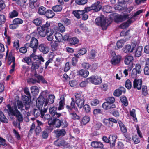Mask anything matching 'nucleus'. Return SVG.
<instances>
[{
    "mask_svg": "<svg viewBox=\"0 0 149 149\" xmlns=\"http://www.w3.org/2000/svg\"><path fill=\"white\" fill-rule=\"evenodd\" d=\"M50 23L47 22L45 24L38 28L37 30L40 35L42 37H45L50 30Z\"/></svg>",
    "mask_w": 149,
    "mask_h": 149,
    "instance_id": "1",
    "label": "nucleus"
},
{
    "mask_svg": "<svg viewBox=\"0 0 149 149\" xmlns=\"http://www.w3.org/2000/svg\"><path fill=\"white\" fill-rule=\"evenodd\" d=\"M75 103L79 109H81L84 106L85 100L84 95L81 93H75Z\"/></svg>",
    "mask_w": 149,
    "mask_h": 149,
    "instance_id": "2",
    "label": "nucleus"
},
{
    "mask_svg": "<svg viewBox=\"0 0 149 149\" xmlns=\"http://www.w3.org/2000/svg\"><path fill=\"white\" fill-rule=\"evenodd\" d=\"M132 2V0H118V3L116 4L114 8L116 10H123L127 7V3H130Z\"/></svg>",
    "mask_w": 149,
    "mask_h": 149,
    "instance_id": "3",
    "label": "nucleus"
},
{
    "mask_svg": "<svg viewBox=\"0 0 149 149\" xmlns=\"http://www.w3.org/2000/svg\"><path fill=\"white\" fill-rule=\"evenodd\" d=\"M108 20L104 18L97 17L95 19L96 23L98 25H100L102 27V29L104 30L106 29L110 22H108Z\"/></svg>",
    "mask_w": 149,
    "mask_h": 149,
    "instance_id": "4",
    "label": "nucleus"
},
{
    "mask_svg": "<svg viewBox=\"0 0 149 149\" xmlns=\"http://www.w3.org/2000/svg\"><path fill=\"white\" fill-rule=\"evenodd\" d=\"M88 82H91L94 84L97 85L102 82L101 78L97 75H93L86 79Z\"/></svg>",
    "mask_w": 149,
    "mask_h": 149,
    "instance_id": "5",
    "label": "nucleus"
},
{
    "mask_svg": "<svg viewBox=\"0 0 149 149\" xmlns=\"http://www.w3.org/2000/svg\"><path fill=\"white\" fill-rule=\"evenodd\" d=\"M7 107L11 115L15 116L18 114L19 111L18 110L16 104H14L12 106L8 104Z\"/></svg>",
    "mask_w": 149,
    "mask_h": 149,
    "instance_id": "6",
    "label": "nucleus"
},
{
    "mask_svg": "<svg viewBox=\"0 0 149 149\" xmlns=\"http://www.w3.org/2000/svg\"><path fill=\"white\" fill-rule=\"evenodd\" d=\"M31 47L33 49V52L35 53L36 51L38 45V40L34 37H32L30 41Z\"/></svg>",
    "mask_w": 149,
    "mask_h": 149,
    "instance_id": "7",
    "label": "nucleus"
},
{
    "mask_svg": "<svg viewBox=\"0 0 149 149\" xmlns=\"http://www.w3.org/2000/svg\"><path fill=\"white\" fill-rule=\"evenodd\" d=\"M115 16V21L117 23L121 22L127 18H128V15H116V14H113Z\"/></svg>",
    "mask_w": 149,
    "mask_h": 149,
    "instance_id": "8",
    "label": "nucleus"
},
{
    "mask_svg": "<svg viewBox=\"0 0 149 149\" xmlns=\"http://www.w3.org/2000/svg\"><path fill=\"white\" fill-rule=\"evenodd\" d=\"M142 70L140 65L139 64H136L135 66V68L133 69L132 71L131 75L132 77H135L137 74L141 73Z\"/></svg>",
    "mask_w": 149,
    "mask_h": 149,
    "instance_id": "9",
    "label": "nucleus"
},
{
    "mask_svg": "<svg viewBox=\"0 0 149 149\" xmlns=\"http://www.w3.org/2000/svg\"><path fill=\"white\" fill-rule=\"evenodd\" d=\"M57 110V108L54 107H50L49 110V113L55 118L59 117L61 115V113L56 112Z\"/></svg>",
    "mask_w": 149,
    "mask_h": 149,
    "instance_id": "10",
    "label": "nucleus"
},
{
    "mask_svg": "<svg viewBox=\"0 0 149 149\" xmlns=\"http://www.w3.org/2000/svg\"><path fill=\"white\" fill-rule=\"evenodd\" d=\"M22 97L24 101L25 109L26 110H27L30 107L29 99L30 98V96L24 95H22Z\"/></svg>",
    "mask_w": 149,
    "mask_h": 149,
    "instance_id": "11",
    "label": "nucleus"
},
{
    "mask_svg": "<svg viewBox=\"0 0 149 149\" xmlns=\"http://www.w3.org/2000/svg\"><path fill=\"white\" fill-rule=\"evenodd\" d=\"M142 81L141 79H135L133 81L134 88L138 90H140L142 87Z\"/></svg>",
    "mask_w": 149,
    "mask_h": 149,
    "instance_id": "12",
    "label": "nucleus"
},
{
    "mask_svg": "<svg viewBox=\"0 0 149 149\" xmlns=\"http://www.w3.org/2000/svg\"><path fill=\"white\" fill-rule=\"evenodd\" d=\"M45 103L44 99L42 96H39L36 101V105L38 109H41L44 103Z\"/></svg>",
    "mask_w": 149,
    "mask_h": 149,
    "instance_id": "13",
    "label": "nucleus"
},
{
    "mask_svg": "<svg viewBox=\"0 0 149 149\" xmlns=\"http://www.w3.org/2000/svg\"><path fill=\"white\" fill-rule=\"evenodd\" d=\"M133 60V57L131 56H127L125 57L124 62L125 64L126 65H129L130 64V70L133 67V64L132 63Z\"/></svg>",
    "mask_w": 149,
    "mask_h": 149,
    "instance_id": "14",
    "label": "nucleus"
},
{
    "mask_svg": "<svg viewBox=\"0 0 149 149\" xmlns=\"http://www.w3.org/2000/svg\"><path fill=\"white\" fill-rule=\"evenodd\" d=\"M38 49L40 51L45 54L47 53L49 50V47L44 44L40 45L38 47Z\"/></svg>",
    "mask_w": 149,
    "mask_h": 149,
    "instance_id": "15",
    "label": "nucleus"
},
{
    "mask_svg": "<svg viewBox=\"0 0 149 149\" xmlns=\"http://www.w3.org/2000/svg\"><path fill=\"white\" fill-rule=\"evenodd\" d=\"M8 60V64L10 65L12 63H13V64L11 66L12 68L14 69L15 65V58L12 56V52L10 53Z\"/></svg>",
    "mask_w": 149,
    "mask_h": 149,
    "instance_id": "16",
    "label": "nucleus"
},
{
    "mask_svg": "<svg viewBox=\"0 0 149 149\" xmlns=\"http://www.w3.org/2000/svg\"><path fill=\"white\" fill-rule=\"evenodd\" d=\"M102 107V108L105 110H109L112 108L116 107L114 104L107 102H106L103 104Z\"/></svg>",
    "mask_w": 149,
    "mask_h": 149,
    "instance_id": "17",
    "label": "nucleus"
},
{
    "mask_svg": "<svg viewBox=\"0 0 149 149\" xmlns=\"http://www.w3.org/2000/svg\"><path fill=\"white\" fill-rule=\"evenodd\" d=\"M144 11L143 9L137 11L134 15H131V22H134L137 19L136 17Z\"/></svg>",
    "mask_w": 149,
    "mask_h": 149,
    "instance_id": "18",
    "label": "nucleus"
},
{
    "mask_svg": "<svg viewBox=\"0 0 149 149\" xmlns=\"http://www.w3.org/2000/svg\"><path fill=\"white\" fill-rule=\"evenodd\" d=\"M121 57L120 56H113L111 60V62L112 65H116L119 63Z\"/></svg>",
    "mask_w": 149,
    "mask_h": 149,
    "instance_id": "19",
    "label": "nucleus"
},
{
    "mask_svg": "<svg viewBox=\"0 0 149 149\" xmlns=\"http://www.w3.org/2000/svg\"><path fill=\"white\" fill-rule=\"evenodd\" d=\"M91 146L96 149H102L103 146V144L100 142L93 141L91 143Z\"/></svg>",
    "mask_w": 149,
    "mask_h": 149,
    "instance_id": "20",
    "label": "nucleus"
},
{
    "mask_svg": "<svg viewBox=\"0 0 149 149\" xmlns=\"http://www.w3.org/2000/svg\"><path fill=\"white\" fill-rule=\"evenodd\" d=\"M53 130L52 127H47L42 132V137L44 139H47L48 136V134L49 132H51Z\"/></svg>",
    "mask_w": 149,
    "mask_h": 149,
    "instance_id": "21",
    "label": "nucleus"
},
{
    "mask_svg": "<svg viewBox=\"0 0 149 149\" xmlns=\"http://www.w3.org/2000/svg\"><path fill=\"white\" fill-rule=\"evenodd\" d=\"M48 99H47L45 101L44 107H45L48 104H52L54 102V100L55 99L54 95H51L48 96Z\"/></svg>",
    "mask_w": 149,
    "mask_h": 149,
    "instance_id": "22",
    "label": "nucleus"
},
{
    "mask_svg": "<svg viewBox=\"0 0 149 149\" xmlns=\"http://www.w3.org/2000/svg\"><path fill=\"white\" fill-rule=\"evenodd\" d=\"M100 3L99 2H97L93 4L91 6L92 10H93L95 12H98L99 11L101 8V6L100 5Z\"/></svg>",
    "mask_w": 149,
    "mask_h": 149,
    "instance_id": "23",
    "label": "nucleus"
},
{
    "mask_svg": "<svg viewBox=\"0 0 149 149\" xmlns=\"http://www.w3.org/2000/svg\"><path fill=\"white\" fill-rule=\"evenodd\" d=\"M117 136L116 135H110L109 137V142L111 144L112 146H113L115 144Z\"/></svg>",
    "mask_w": 149,
    "mask_h": 149,
    "instance_id": "24",
    "label": "nucleus"
},
{
    "mask_svg": "<svg viewBox=\"0 0 149 149\" xmlns=\"http://www.w3.org/2000/svg\"><path fill=\"white\" fill-rule=\"evenodd\" d=\"M34 115L35 117H37L41 115V117L43 118L44 116V113L42 112V109H35L34 111Z\"/></svg>",
    "mask_w": 149,
    "mask_h": 149,
    "instance_id": "25",
    "label": "nucleus"
},
{
    "mask_svg": "<svg viewBox=\"0 0 149 149\" xmlns=\"http://www.w3.org/2000/svg\"><path fill=\"white\" fill-rule=\"evenodd\" d=\"M143 47L141 46L138 47L135 49V56L136 57H139L141 55Z\"/></svg>",
    "mask_w": 149,
    "mask_h": 149,
    "instance_id": "26",
    "label": "nucleus"
},
{
    "mask_svg": "<svg viewBox=\"0 0 149 149\" xmlns=\"http://www.w3.org/2000/svg\"><path fill=\"white\" fill-rule=\"evenodd\" d=\"M134 47H132L131 48V46L130 45H127L125 46L123 48V51L125 53H128L129 52H132L134 49Z\"/></svg>",
    "mask_w": 149,
    "mask_h": 149,
    "instance_id": "27",
    "label": "nucleus"
},
{
    "mask_svg": "<svg viewBox=\"0 0 149 149\" xmlns=\"http://www.w3.org/2000/svg\"><path fill=\"white\" fill-rule=\"evenodd\" d=\"M121 131L123 133H125L127 132V129L124 124L120 121H118Z\"/></svg>",
    "mask_w": 149,
    "mask_h": 149,
    "instance_id": "28",
    "label": "nucleus"
},
{
    "mask_svg": "<svg viewBox=\"0 0 149 149\" xmlns=\"http://www.w3.org/2000/svg\"><path fill=\"white\" fill-rule=\"evenodd\" d=\"M130 20H131V18L128 19L126 22L121 24L120 26V27L122 29H124L128 27L130 24L133 22H131Z\"/></svg>",
    "mask_w": 149,
    "mask_h": 149,
    "instance_id": "29",
    "label": "nucleus"
},
{
    "mask_svg": "<svg viewBox=\"0 0 149 149\" xmlns=\"http://www.w3.org/2000/svg\"><path fill=\"white\" fill-rule=\"evenodd\" d=\"M83 11L78 10H74L72 13L74 16L78 18H80V15H83Z\"/></svg>",
    "mask_w": 149,
    "mask_h": 149,
    "instance_id": "30",
    "label": "nucleus"
},
{
    "mask_svg": "<svg viewBox=\"0 0 149 149\" xmlns=\"http://www.w3.org/2000/svg\"><path fill=\"white\" fill-rule=\"evenodd\" d=\"M72 101L70 103L71 106L69 105H67L66 106V108L68 110V111H71L72 108L75 109V101L74 99L73 98H71Z\"/></svg>",
    "mask_w": 149,
    "mask_h": 149,
    "instance_id": "31",
    "label": "nucleus"
},
{
    "mask_svg": "<svg viewBox=\"0 0 149 149\" xmlns=\"http://www.w3.org/2000/svg\"><path fill=\"white\" fill-rule=\"evenodd\" d=\"M64 105L65 100L64 98H61L59 103V107L58 108V110H60L63 109L64 108Z\"/></svg>",
    "mask_w": 149,
    "mask_h": 149,
    "instance_id": "32",
    "label": "nucleus"
},
{
    "mask_svg": "<svg viewBox=\"0 0 149 149\" xmlns=\"http://www.w3.org/2000/svg\"><path fill=\"white\" fill-rule=\"evenodd\" d=\"M79 74L84 77H87L89 74L88 71H85L83 69L80 70L78 72Z\"/></svg>",
    "mask_w": 149,
    "mask_h": 149,
    "instance_id": "33",
    "label": "nucleus"
},
{
    "mask_svg": "<svg viewBox=\"0 0 149 149\" xmlns=\"http://www.w3.org/2000/svg\"><path fill=\"white\" fill-rule=\"evenodd\" d=\"M46 17L48 18H52L55 15V13L51 10H48L45 13Z\"/></svg>",
    "mask_w": 149,
    "mask_h": 149,
    "instance_id": "34",
    "label": "nucleus"
},
{
    "mask_svg": "<svg viewBox=\"0 0 149 149\" xmlns=\"http://www.w3.org/2000/svg\"><path fill=\"white\" fill-rule=\"evenodd\" d=\"M54 144L57 146H60L65 145L66 143L63 140L58 139L54 142Z\"/></svg>",
    "mask_w": 149,
    "mask_h": 149,
    "instance_id": "35",
    "label": "nucleus"
},
{
    "mask_svg": "<svg viewBox=\"0 0 149 149\" xmlns=\"http://www.w3.org/2000/svg\"><path fill=\"white\" fill-rule=\"evenodd\" d=\"M104 124L107 127H111L113 126V123L111 122L109 119H105L103 121Z\"/></svg>",
    "mask_w": 149,
    "mask_h": 149,
    "instance_id": "36",
    "label": "nucleus"
},
{
    "mask_svg": "<svg viewBox=\"0 0 149 149\" xmlns=\"http://www.w3.org/2000/svg\"><path fill=\"white\" fill-rule=\"evenodd\" d=\"M54 132L58 136H63L66 133L65 130L63 129L59 131L56 130L54 131Z\"/></svg>",
    "mask_w": 149,
    "mask_h": 149,
    "instance_id": "37",
    "label": "nucleus"
},
{
    "mask_svg": "<svg viewBox=\"0 0 149 149\" xmlns=\"http://www.w3.org/2000/svg\"><path fill=\"white\" fill-rule=\"evenodd\" d=\"M0 120L5 123H7L8 122V120L6 118L3 113L0 111Z\"/></svg>",
    "mask_w": 149,
    "mask_h": 149,
    "instance_id": "38",
    "label": "nucleus"
},
{
    "mask_svg": "<svg viewBox=\"0 0 149 149\" xmlns=\"http://www.w3.org/2000/svg\"><path fill=\"white\" fill-rule=\"evenodd\" d=\"M33 22L37 26H40L42 24V19L40 18H37L33 21Z\"/></svg>",
    "mask_w": 149,
    "mask_h": 149,
    "instance_id": "39",
    "label": "nucleus"
},
{
    "mask_svg": "<svg viewBox=\"0 0 149 149\" xmlns=\"http://www.w3.org/2000/svg\"><path fill=\"white\" fill-rule=\"evenodd\" d=\"M10 18H13L17 16L18 15V12L15 10H13L9 13Z\"/></svg>",
    "mask_w": 149,
    "mask_h": 149,
    "instance_id": "40",
    "label": "nucleus"
},
{
    "mask_svg": "<svg viewBox=\"0 0 149 149\" xmlns=\"http://www.w3.org/2000/svg\"><path fill=\"white\" fill-rule=\"evenodd\" d=\"M54 33V31L53 30L50 29V30L49 31L47 34V39L49 41H52L53 40V37L52 35Z\"/></svg>",
    "mask_w": 149,
    "mask_h": 149,
    "instance_id": "41",
    "label": "nucleus"
},
{
    "mask_svg": "<svg viewBox=\"0 0 149 149\" xmlns=\"http://www.w3.org/2000/svg\"><path fill=\"white\" fill-rule=\"evenodd\" d=\"M31 92L35 95L38 94L39 92L38 88L36 86H34L31 87Z\"/></svg>",
    "mask_w": 149,
    "mask_h": 149,
    "instance_id": "42",
    "label": "nucleus"
},
{
    "mask_svg": "<svg viewBox=\"0 0 149 149\" xmlns=\"http://www.w3.org/2000/svg\"><path fill=\"white\" fill-rule=\"evenodd\" d=\"M69 41L70 44L72 45H75L78 43L79 42V40L76 38L73 37L70 38L69 40Z\"/></svg>",
    "mask_w": 149,
    "mask_h": 149,
    "instance_id": "43",
    "label": "nucleus"
},
{
    "mask_svg": "<svg viewBox=\"0 0 149 149\" xmlns=\"http://www.w3.org/2000/svg\"><path fill=\"white\" fill-rule=\"evenodd\" d=\"M52 9L55 12H60L62 9V7L61 5H57L53 6Z\"/></svg>",
    "mask_w": 149,
    "mask_h": 149,
    "instance_id": "44",
    "label": "nucleus"
},
{
    "mask_svg": "<svg viewBox=\"0 0 149 149\" xmlns=\"http://www.w3.org/2000/svg\"><path fill=\"white\" fill-rule=\"evenodd\" d=\"M13 23L18 25L22 24L23 23V21L21 19L17 18L13 20Z\"/></svg>",
    "mask_w": 149,
    "mask_h": 149,
    "instance_id": "45",
    "label": "nucleus"
},
{
    "mask_svg": "<svg viewBox=\"0 0 149 149\" xmlns=\"http://www.w3.org/2000/svg\"><path fill=\"white\" fill-rule=\"evenodd\" d=\"M125 42V40H121L118 41L117 43V48L118 49L122 48Z\"/></svg>",
    "mask_w": 149,
    "mask_h": 149,
    "instance_id": "46",
    "label": "nucleus"
},
{
    "mask_svg": "<svg viewBox=\"0 0 149 149\" xmlns=\"http://www.w3.org/2000/svg\"><path fill=\"white\" fill-rule=\"evenodd\" d=\"M95 50H91L88 55V58L90 59L94 58L95 56Z\"/></svg>",
    "mask_w": 149,
    "mask_h": 149,
    "instance_id": "47",
    "label": "nucleus"
},
{
    "mask_svg": "<svg viewBox=\"0 0 149 149\" xmlns=\"http://www.w3.org/2000/svg\"><path fill=\"white\" fill-rule=\"evenodd\" d=\"M90 121L89 117L87 116H84L82 120L81 123L84 125H86Z\"/></svg>",
    "mask_w": 149,
    "mask_h": 149,
    "instance_id": "48",
    "label": "nucleus"
},
{
    "mask_svg": "<svg viewBox=\"0 0 149 149\" xmlns=\"http://www.w3.org/2000/svg\"><path fill=\"white\" fill-rule=\"evenodd\" d=\"M45 9V8L42 6L40 7L38 10V13L40 15H44L45 14L46 12Z\"/></svg>",
    "mask_w": 149,
    "mask_h": 149,
    "instance_id": "49",
    "label": "nucleus"
},
{
    "mask_svg": "<svg viewBox=\"0 0 149 149\" xmlns=\"http://www.w3.org/2000/svg\"><path fill=\"white\" fill-rule=\"evenodd\" d=\"M55 36L56 40L59 42H61L62 40V35L59 33H57L55 34Z\"/></svg>",
    "mask_w": 149,
    "mask_h": 149,
    "instance_id": "50",
    "label": "nucleus"
},
{
    "mask_svg": "<svg viewBox=\"0 0 149 149\" xmlns=\"http://www.w3.org/2000/svg\"><path fill=\"white\" fill-rule=\"evenodd\" d=\"M35 76L36 78H37L38 79V80L39 81V82L40 81H41L43 83H47V81L45 80V79L42 76L36 74H35Z\"/></svg>",
    "mask_w": 149,
    "mask_h": 149,
    "instance_id": "51",
    "label": "nucleus"
},
{
    "mask_svg": "<svg viewBox=\"0 0 149 149\" xmlns=\"http://www.w3.org/2000/svg\"><path fill=\"white\" fill-rule=\"evenodd\" d=\"M39 67V63L36 62H33L32 63L31 69L33 70L37 69Z\"/></svg>",
    "mask_w": 149,
    "mask_h": 149,
    "instance_id": "52",
    "label": "nucleus"
},
{
    "mask_svg": "<svg viewBox=\"0 0 149 149\" xmlns=\"http://www.w3.org/2000/svg\"><path fill=\"white\" fill-rule=\"evenodd\" d=\"M120 99L122 103L125 106L127 105V101L125 96H121L120 97Z\"/></svg>",
    "mask_w": 149,
    "mask_h": 149,
    "instance_id": "53",
    "label": "nucleus"
},
{
    "mask_svg": "<svg viewBox=\"0 0 149 149\" xmlns=\"http://www.w3.org/2000/svg\"><path fill=\"white\" fill-rule=\"evenodd\" d=\"M61 125V122L59 119H54V124L53 127L58 128Z\"/></svg>",
    "mask_w": 149,
    "mask_h": 149,
    "instance_id": "54",
    "label": "nucleus"
},
{
    "mask_svg": "<svg viewBox=\"0 0 149 149\" xmlns=\"http://www.w3.org/2000/svg\"><path fill=\"white\" fill-rule=\"evenodd\" d=\"M112 8L111 6H105L104 7L103 11L107 13H110L111 12Z\"/></svg>",
    "mask_w": 149,
    "mask_h": 149,
    "instance_id": "55",
    "label": "nucleus"
},
{
    "mask_svg": "<svg viewBox=\"0 0 149 149\" xmlns=\"http://www.w3.org/2000/svg\"><path fill=\"white\" fill-rule=\"evenodd\" d=\"M76 3L79 5H83L87 2L88 0H75Z\"/></svg>",
    "mask_w": 149,
    "mask_h": 149,
    "instance_id": "56",
    "label": "nucleus"
},
{
    "mask_svg": "<svg viewBox=\"0 0 149 149\" xmlns=\"http://www.w3.org/2000/svg\"><path fill=\"white\" fill-rule=\"evenodd\" d=\"M58 25V30L60 32H63L65 31V28L62 24L59 23Z\"/></svg>",
    "mask_w": 149,
    "mask_h": 149,
    "instance_id": "57",
    "label": "nucleus"
},
{
    "mask_svg": "<svg viewBox=\"0 0 149 149\" xmlns=\"http://www.w3.org/2000/svg\"><path fill=\"white\" fill-rule=\"evenodd\" d=\"M82 67L83 68L86 69H88L89 68L91 65L89 63L86 62L83 63L82 64Z\"/></svg>",
    "mask_w": 149,
    "mask_h": 149,
    "instance_id": "58",
    "label": "nucleus"
},
{
    "mask_svg": "<svg viewBox=\"0 0 149 149\" xmlns=\"http://www.w3.org/2000/svg\"><path fill=\"white\" fill-rule=\"evenodd\" d=\"M125 87L128 89H130L132 87V83L129 79L127 80L125 82Z\"/></svg>",
    "mask_w": 149,
    "mask_h": 149,
    "instance_id": "59",
    "label": "nucleus"
},
{
    "mask_svg": "<svg viewBox=\"0 0 149 149\" xmlns=\"http://www.w3.org/2000/svg\"><path fill=\"white\" fill-rule=\"evenodd\" d=\"M71 118L73 119H78L79 117L76 113L74 112L70 113Z\"/></svg>",
    "mask_w": 149,
    "mask_h": 149,
    "instance_id": "60",
    "label": "nucleus"
},
{
    "mask_svg": "<svg viewBox=\"0 0 149 149\" xmlns=\"http://www.w3.org/2000/svg\"><path fill=\"white\" fill-rule=\"evenodd\" d=\"M142 93L144 96L148 94L147 87L146 86H143L142 87Z\"/></svg>",
    "mask_w": 149,
    "mask_h": 149,
    "instance_id": "61",
    "label": "nucleus"
},
{
    "mask_svg": "<svg viewBox=\"0 0 149 149\" xmlns=\"http://www.w3.org/2000/svg\"><path fill=\"white\" fill-rule=\"evenodd\" d=\"M83 109L85 112L87 113H89L90 112L91 108L89 105L86 104L83 106Z\"/></svg>",
    "mask_w": 149,
    "mask_h": 149,
    "instance_id": "62",
    "label": "nucleus"
},
{
    "mask_svg": "<svg viewBox=\"0 0 149 149\" xmlns=\"http://www.w3.org/2000/svg\"><path fill=\"white\" fill-rule=\"evenodd\" d=\"M130 116L133 118L134 120V121L136 120H137L135 115V109H133L130 112Z\"/></svg>",
    "mask_w": 149,
    "mask_h": 149,
    "instance_id": "63",
    "label": "nucleus"
},
{
    "mask_svg": "<svg viewBox=\"0 0 149 149\" xmlns=\"http://www.w3.org/2000/svg\"><path fill=\"white\" fill-rule=\"evenodd\" d=\"M69 84L72 87H77V83L76 81H70Z\"/></svg>",
    "mask_w": 149,
    "mask_h": 149,
    "instance_id": "64",
    "label": "nucleus"
}]
</instances>
